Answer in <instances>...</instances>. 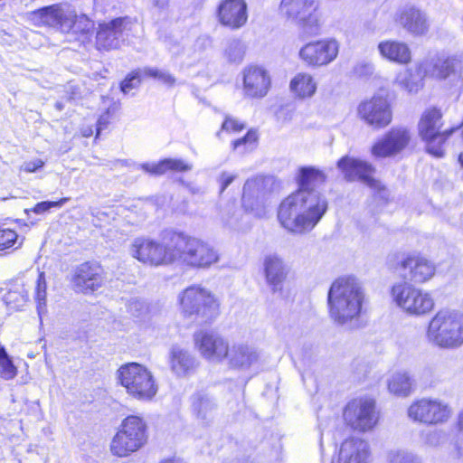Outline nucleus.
<instances>
[{
  "label": "nucleus",
  "mask_w": 463,
  "mask_h": 463,
  "mask_svg": "<svg viewBox=\"0 0 463 463\" xmlns=\"http://www.w3.org/2000/svg\"><path fill=\"white\" fill-rule=\"evenodd\" d=\"M455 456L463 461V431L458 430L454 441Z\"/></svg>",
  "instance_id": "nucleus-54"
},
{
  "label": "nucleus",
  "mask_w": 463,
  "mask_h": 463,
  "mask_svg": "<svg viewBox=\"0 0 463 463\" xmlns=\"http://www.w3.org/2000/svg\"><path fill=\"white\" fill-rule=\"evenodd\" d=\"M128 309L133 316L139 317L146 309V306L142 301L131 300L128 305Z\"/></svg>",
  "instance_id": "nucleus-53"
},
{
  "label": "nucleus",
  "mask_w": 463,
  "mask_h": 463,
  "mask_svg": "<svg viewBox=\"0 0 463 463\" xmlns=\"http://www.w3.org/2000/svg\"><path fill=\"white\" fill-rule=\"evenodd\" d=\"M461 61L457 57L439 59L432 70V75L438 79H446L455 73Z\"/></svg>",
  "instance_id": "nucleus-38"
},
{
  "label": "nucleus",
  "mask_w": 463,
  "mask_h": 463,
  "mask_svg": "<svg viewBox=\"0 0 463 463\" xmlns=\"http://www.w3.org/2000/svg\"><path fill=\"white\" fill-rule=\"evenodd\" d=\"M153 5L159 9H165L168 5V0H153Z\"/></svg>",
  "instance_id": "nucleus-57"
},
{
  "label": "nucleus",
  "mask_w": 463,
  "mask_h": 463,
  "mask_svg": "<svg viewBox=\"0 0 463 463\" xmlns=\"http://www.w3.org/2000/svg\"><path fill=\"white\" fill-rule=\"evenodd\" d=\"M337 167L348 181L359 180L371 187L376 186L373 178L374 168L366 161L345 156L338 160Z\"/></svg>",
  "instance_id": "nucleus-22"
},
{
  "label": "nucleus",
  "mask_w": 463,
  "mask_h": 463,
  "mask_svg": "<svg viewBox=\"0 0 463 463\" xmlns=\"http://www.w3.org/2000/svg\"><path fill=\"white\" fill-rule=\"evenodd\" d=\"M44 165V162L42 159H34L31 161L24 162L22 166L21 170L26 172V173H34L38 169L42 168Z\"/></svg>",
  "instance_id": "nucleus-52"
},
{
  "label": "nucleus",
  "mask_w": 463,
  "mask_h": 463,
  "mask_svg": "<svg viewBox=\"0 0 463 463\" xmlns=\"http://www.w3.org/2000/svg\"><path fill=\"white\" fill-rule=\"evenodd\" d=\"M134 23L128 17H118L99 24L96 35L98 49H118L129 37Z\"/></svg>",
  "instance_id": "nucleus-15"
},
{
  "label": "nucleus",
  "mask_w": 463,
  "mask_h": 463,
  "mask_svg": "<svg viewBox=\"0 0 463 463\" xmlns=\"http://www.w3.org/2000/svg\"><path fill=\"white\" fill-rule=\"evenodd\" d=\"M192 411L197 419L209 421L213 418L216 403L207 393L197 392L191 397Z\"/></svg>",
  "instance_id": "nucleus-34"
},
{
  "label": "nucleus",
  "mask_w": 463,
  "mask_h": 463,
  "mask_svg": "<svg viewBox=\"0 0 463 463\" xmlns=\"http://www.w3.org/2000/svg\"><path fill=\"white\" fill-rule=\"evenodd\" d=\"M458 161L463 168V152L459 154Z\"/></svg>",
  "instance_id": "nucleus-60"
},
{
  "label": "nucleus",
  "mask_w": 463,
  "mask_h": 463,
  "mask_svg": "<svg viewBox=\"0 0 463 463\" xmlns=\"http://www.w3.org/2000/svg\"><path fill=\"white\" fill-rule=\"evenodd\" d=\"M354 74L357 77L365 78L373 75L374 71V65L371 61H358L354 67Z\"/></svg>",
  "instance_id": "nucleus-47"
},
{
  "label": "nucleus",
  "mask_w": 463,
  "mask_h": 463,
  "mask_svg": "<svg viewBox=\"0 0 463 463\" xmlns=\"http://www.w3.org/2000/svg\"><path fill=\"white\" fill-rule=\"evenodd\" d=\"M146 78L143 75L142 69L132 71L126 79L122 81L120 89L125 94L128 93L131 90L136 89L139 86L141 80Z\"/></svg>",
  "instance_id": "nucleus-44"
},
{
  "label": "nucleus",
  "mask_w": 463,
  "mask_h": 463,
  "mask_svg": "<svg viewBox=\"0 0 463 463\" xmlns=\"http://www.w3.org/2000/svg\"><path fill=\"white\" fill-rule=\"evenodd\" d=\"M29 288L22 279L10 283L7 292L4 296L6 307L12 311L21 310L29 300Z\"/></svg>",
  "instance_id": "nucleus-31"
},
{
  "label": "nucleus",
  "mask_w": 463,
  "mask_h": 463,
  "mask_svg": "<svg viewBox=\"0 0 463 463\" xmlns=\"http://www.w3.org/2000/svg\"><path fill=\"white\" fill-rule=\"evenodd\" d=\"M462 125H463V121H462V124L460 126H458L457 128H460Z\"/></svg>",
  "instance_id": "nucleus-63"
},
{
  "label": "nucleus",
  "mask_w": 463,
  "mask_h": 463,
  "mask_svg": "<svg viewBox=\"0 0 463 463\" xmlns=\"http://www.w3.org/2000/svg\"><path fill=\"white\" fill-rule=\"evenodd\" d=\"M119 383L132 398L149 402L156 394L158 387L152 373L137 363H128L117 371Z\"/></svg>",
  "instance_id": "nucleus-6"
},
{
  "label": "nucleus",
  "mask_w": 463,
  "mask_h": 463,
  "mask_svg": "<svg viewBox=\"0 0 463 463\" xmlns=\"http://www.w3.org/2000/svg\"><path fill=\"white\" fill-rule=\"evenodd\" d=\"M146 439L145 421L137 416H128L111 441V452L118 457H127L143 447Z\"/></svg>",
  "instance_id": "nucleus-9"
},
{
  "label": "nucleus",
  "mask_w": 463,
  "mask_h": 463,
  "mask_svg": "<svg viewBox=\"0 0 463 463\" xmlns=\"http://www.w3.org/2000/svg\"><path fill=\"white\" fill-rule=\"evenodd\" d=\"M181 310L186 317L195 316L202 322H208L219 314V302L207 289L193 285L179 294Z\"/></svg>",
  "instance_id": "nucleus-7"
},
{
  "label": "nucleus",
  "mask_w": 463,
  "mask_h": 463,
  "mask_svg": "<svg viewBox=\"0 0 463 463\" xmlns=\"http://www.w3.org/2000/svg\"><path fill=\"white\" fill-rule=\"evenodd\" d=\"M407 416L414 422L437 426L449 421L452 416V409L440 399L424 397L411 402L407 409Z\"/></svg>",
  "instance_id": "nucleus-11"
},
{
  "label": "nucleus",
  "mask_w": 463,
  "mask_h": 463,
  "mask_svg": "<svg viewBox=\"0 0 463 463\" xmlns=\"http://www.w3.org/2000/svg\"><path fill=\"white\" fill-rule=\"evenodd\" d=\"M358 115L369 126L382 128L388 126L392 118L390 104L386 98L374 96L362 102L358 107Z\"/></svg>",
  "instance_id": "nucleus-19"
},
{
  "label": "nucleus",
  "mask_w": 463,
  "mask_h": 463,
  "mask_svg": "<svg viewBox=\"0 0 463 463\" xmlns=\"http://www.w3.org/2000/svg\"><path fill=\"white\" fill-rule=\"evenodd\" d=\"M238 177L236 173L222 171L217 177L220 193H222Z\"/></svg>",
  "instance_id": "nucleus-49"
},
{
  "label": "nucleus",
  "mask_w": 463,
  "mask_h": 463,
  "mask_svg": "<svg viewBox=\"0 0 463 463\" xmlns=\"http://www.w3.org/2000/svg\"><path fill=\"white\" fill-rule=\"evenodd\" d=\"M56 107L60 110L62 109V106H61V104L60 102L56 103Z\"/></svg>",
  "instance_id": "nucleus-61"
},
{
  "label": "nucleus",
  "mask_w": 463,
  "mask_h": 463,
  "mask_svg": "<svg viewBox=\"0 0 463 463\" xmlns=\"http://www.w3.org/2000/svg\"><path fill=\"white\" fill-rule=\"evenodd\" d=\"M447 439V433L443 430H430L425 435V442L430 447H439Z\"/></svg>",
  "instance_id": "nucleus-45"
},
{
  "label": "nucleus",
  "mask_w": 463,
  "mask_h": 463,
  "mask_svg": "<svg viewBox=\"0 0 463 463\" xmlns=\"http://www.w3.org/2000/svg\"><path fill=\"white\" fill-rule=\"evenodd\" d=\"M169 363L171 370L181 376L194 369L196 360L187 350L173 346L169 353Z\"/></svg>",
  "instance_id": "nucleus-33"
},
{
  "label": "nucleus",
  "mask_w": 463,
  "mask_h": 463,
  "mask_svg": "<svg viewBox=\"0 0 463 463\" xmlns=\"http://www.w3.org/2000/svg\"><path fill=\"white\" fill-rule=\"evenodd\" d=\"M46 288L47 284L44 277V273H40L36 282L35 288V301L37 303V310L38 314L41 317L42 314L45 311L46 306Z\"/></svg>",
  "instance_id": "nucleus-42"
},
{
  "label": "nucleus",
  "mask_w": 463,
  "mask_h": 463,
  "mask_svg": "<svg viewBox=\"0 0 463 463\" xmlns=\"http://www.w3.org/2000/svg\"><path fill=\"white\" fill-rule=\"evenodd\" d=\"M414 381L405 371L393 373L387 380L388 391L398 397H408L413 391Z\"/></svg>",
  "instance_id": "nucleus-35"
},
{
  "label": "nucleus",
  "mask_w": 463,
  "mask_h": 463,
  "mask_svg": "<svg viewBox=\"0 0 463 463\" xmlns=\"http://www.w3.org/2000/svg\"><path fill=\"white\" fill-rule=\"evenodd\" d=\"M194 345L200 354L209 362L221 363L227 356L228 342L210 330H200L194 335Z\"/></svg>",
  "instance_id": "nucleus-16"
},
{
  "label": "nucleus",
  "mask_w": 463,
  "mask_h": 463,
  "mask_svg": "<svg viewBox=\"0 0 463 463\" xmlns=\"http://www.w3.org/2000/svg\"><path fill=\"white\" fill-rule=\"evenodd\" d=\"M401 268L408 271L404 278L414 283H423L435 274L434 264L420 255H408L401 261Z\"/></svg>",
  "instance_id": "nucleus-25"
},
{
  "label": "nucleus",
  "mask_w": 463,
  "mask_h": 463,
  "mask_svg": "<svg viewBox=\"0 0 463 463\" xmlns=\"http://www.w3.org/2000/svg\"><path fill=\"white\" fill-rule=\"evenodd\" d=\"M339 46L335 40H324L308 43L298 52L299 58L311 67L327 65L338 54Z\"/></svg>",
  "instance_id": "nucleus-18"
},
{
  "label": "nucleus",
  "mask_w": 463,
  "mask_h": 463,
  "mask_svg": "<svg viewBox=\"0 0 463 463\" xmlns=\"http://www.w3.org/2000/svg\"><path fill=\"white\" fill-rule=\"evenodd\" d=\"M161 463H185L180 458H173V459H165L162 461Z\"/></svg>",
  "instance_id": "nucleus-59"
},
{
  "label": "nucleus",
  "mask_w": 463,
  "mask_h": 463,
  "mask_svg": "<svg viewBox=\"0 0 463 463\" xmlns=\"http://www.w3.org/2000/svg\"><path fill=\"white\" fill-rule=\"evenodd\" d=\"M365 299V289L357 278L340 277L327 293L329 316L337 325L350 326L360 317Z\"/></svg>",
  "instance_id": "nucleus-2"
},
{
  "label": "nucleus",
  "mask_w": 463,
  "mask_h": 463,
  "mask_svg": "<svg viewBox=\"0 0 463 463\" xmlns=\"http://www.w3.org/2000/svg\"><path fill=\"white\" fill-rule=\"evenodd\" d=\"M297 180L299 188L280 203L278 219L289 232L301 234L313 230L327 210L326 199L315 189L325 183L326 175L314 166H303Z\"/></svg>",
  "instance_id": "nucleus-1"
},
{
  "label": "nucleus",
  "mask_w": 463,
  "mask_h": 463,
  "mask_svg": "<svg viewBox=\"0 0 463 463\" xmlns=\"http://www.w3.org/2000/svg\"><path fill=\"white\" fill-rule=\"evenodd\" d=\"M246 53V45L240 39H231L223 49V57L229 63L242 62Z\"/></svg>",
  "instance_id": "nucleus-37"
},
{
  "label": "nucleus",
  "mask_w": 463,
  "mask_h": 463,
  "mask_svg": "<svg viewBox=\"0 0 463 463\" xmlns=\"http://www.w3.org/2000/svg\"><path fill=\"white\" fill-rule=\"evenodd\" d=\"M92 134V131L90 130V133H83V136L90 137Z\"/></svg>",
  "instance_id": "nucleus-62"
},
{
  "label": "nucleus",
  "mask_w": 463,
  "mask_h": 463,
  "mask_svg": "<svg viewBox=\"0 0 463 463\" xmlns=\"http://www.w3.org/2000/svg\"><path fill=\"white\" fill-rule=\"evenodd\" d=\"M109 112H106L105 114L101 115L97 122V134L96 137L100 134L102 129H105L107 126L109 125Z\"/></svg>",
  "instance_id": "nucleus-56"
},
{
  "label": "nucleus",
  "mask_w": 463,
  "mask_h": 463,
  "mask_svg": "<svg viewBox=\"0 0 463 463\" xmlns=\"http://www.w3.org/2000/svg\"><path fill=\"white\" fill-rule=\"evenodd\" d=\"M370 461L369 443L362 439L352 438L342 443L338 458L332 463H370Z\"/></svg>",
  "instance_id": "nucleus-26"
},
{
  "label": "nucleus",
  "mask_w": 463,
  "mask_h": 463,
  "mask_svg": "<svg viewBox=\"0 0 463 463\" xmlns=\"http://www.w3.org/2000/svg\"><path fill=\"white\" fill-rule=\"evenodd\" d=\"M344 420L354 430H371L378 420L374 402L367 398L352 400L345 408Z\"/></svg>",
  "instance_id": "nucleus-14"
},
{
  "label": "nucleus",
  "mask_w": 463,
  "mask_h": 463,
  "mask_svg": "<svg viewBox=\"0 0 463 463\" xmlns=\"http://www.w3.org/2000/svg\"><path fill=\"white\" fill-rule=\"evenodd\" d=\"M192 165L182 159L165 158L158 163H145L141 165V169L152 175H162L172 172H187L192 170Z\"/></svg>",
  "instance_id": "nucleus-32"
},
{
  "label": "nucleus",
  "mask_w": 463,
  "mask_h": 463,
  "mask_svg": "<svg viewBox=\"0 0 463 463\" xmlns=\"http://www.w3.org/2000/svg\"><path fill=\"white\" fill-rule=\"evenodd\" d=\"M242 90L246 97L260 99L265 97L271 86L269 72L262 67L250 65L243 69Z\"/></svg>",
  "instance_id": "nucleus-20"
},
{
  "label": "nucleus",
  "mask_w": 463,
  "mask_h": 463,
  "mask_svg": "<svg viewBox=\"0 0 463 463\" xmlns=\"http://www.w3.org/2000/svg\"><path fill=\"white\" fill-rule=\"evenodd\" d=\"M131 255L140 262L151 266L175 263V245H163L157 241L137 238L130 249Z\"/></svg>",
  "instance_id": "nucleus-13"
},
{
  "label": "nucleus",
  "mask_w": 463,
  "mask_h": 463,
  "mask_svg": "<svg viewBox=\"0 0 463 463\" xmlns=\"http://www.w3.org/2000/svg\"><path fill=\"white\" fill-rule=\"evenodd\" d=\"M1 377L5 380H11L15 377L17 373L16 367L14 366L11 358L1 360Z\"/></svg>",
  "instance_id": "nucleus-48"
},
{
  "label": "nucleus",
  "mask_w": 463,
  "mask_h": 463,
  "mask_svg": "<svg viewBox=\"0 0 463 463\" xmlns=\"http://www.w3.org/2000/svg\"><path fill=\"white\" fill-rule=\"evenodd\" d=\"M377 49L383 59L400 64H407L411 60L409 46L400 41L386 40L378 43Z\"/></svg>",
  "instance_id": "nucleus-30"
},
{
  "label": "nucleus",
  "mask_w": 463,
  "mask_h": 463,
  "mask_svg": "<svg viewBox=\"0 0 463 463\" xmlns=\"http://www.w3.org/2000/svg\"><path fill=\"white\" fill-rule=\"evenodd\" d=\"M241 216V211L237 209L234 204H229L222 210V222L223 225L231 229H240V220Z\"/></svg>",
  "instance_id": "nucleus-40"
},
{
  "label": "nucleus",
  "mask_w": 463,
  "mask_h": 463,
  "mask_svg": "<svg viewBox=\"0 0 463 463\" xmlns=\"http://www.w3.org/2000/svg\"><path fill=\"white\" fill-rule=\"evenodd\" d=\"M230 367L246 371L258 364L260 353L257 347L248 344H234L229 346L227 356Z\"/></svg>",
  "instance_id": "nucleus-24"
},
{
  "label": "nucleus",
  "mask_w": 463,
  "mask_h": 463,
  "mask_svg": "<svg viewBox=\"0 0 463 463\" xmlns=\"http://www.w3.org/2000/svg\"><path fill=\"white\" fill-rule=\"evenodd\" d=\"M71 281L75 290L78 292L88 293L95 291L104 282L102 269L98 264L84 262L75 269Z\"/></svg>",
  "instance_id": "nucleus-21"
},
{
  "label": "nucleus",
  "mask_w": 463,
  "mask_h": 463,
  "mask_svg": "<svg viewBox=\"0 0 463 463\" xmlns=\"http://www.w3.org/2000/svg\"><path fill=\"white\" fill-rule=\"evenodd\" d=\"M388 463H423L416 453L407 449H392L387 454Z\"/></svg>",
  "instance_id": "nucleus-39"
},
{
  "label": "nucleus",
  "mask_w": 463,
  "mask_h": 463,
  "mask_svg": "<svg viewBox=\"0 0 463 463\" xmlns=\"http://www.w3.org/2000/svg\"><path fill=\"white\" fill-rule=\"evenodd\" d=\"M170 241L175 245V263L194 269H207L219 261L217 250L201 239L174 233Z\"/></svg>",
  "instance_id": "nucleus-4"
},
{
  "label": "nucleus",
  "mask_w": 463,
  "mask_h": 463,
  "mask_svg": "<svg viewBox=\"0 0 463 463\" xmlns=\"http://www.w3.org/2000/svg\"><path fill=\"white\" fill-rule=\"evenodd\" d=\"M290 90L300 99L310 98L317 90V82L310 74L300 72L291 80Z\"/></svg>",
  "instance_id": "nucleus-36"
},
{
  "label": "nucleus",
  "mask_w": 463,
  "mask_h": 463,
  "mask_svg": "<svg viewBox=\"0 0 463 463\" xmlns=\"http://www.w3.org/2000/svg\"><path fill=\"white\" fill-rule=\"evenodd\" d=\"M69 198H61L57 202H41L38 203L34 208L33 212L37 214L43 213L49 211L52 207H61L66 202H68Z\"/></svg>",
  "instance_id": "nucleus-50"
},
{
  "label": "nucleus",
  "mask_w": 463,
  "mask_h": 463,
  "mask_svg": "<svg viewBox=\"0 0 463 463\" xmlns=\"http://www.w3.org/2000/svg\"><path fill=\"white\" fill-rule=\"evenodd\" d=\"M143 75L146 78H153L167 87H173L176 83V79L168 71L157 68L145 67L142 69Z\"/></svg>",
  "instance_id": "nucleus-41"
},
{
  "label": "nucleus",
  "mask_w": 463,
  "mask_h": 463,
  "mask_svg": "<svg viewBox=\"0 0 463 463\" xmlns=\"http://www.w3.org/2000/svg\"><path fill=\"white\" fill-rule=\"evenodd\" d=\"M17 241V234L10 229L0 230V250L13 247Z\"/></svg>",
  "instance_id": "nucleus-46"
},
{
  "label": "nucleus",
  "mask_w": 463,
  "mask_h": 463,
  "mask_svg": "<svg viewBox=\"0 0 463 463\" xmlns=\"http://www.w3.org/2000/svg\"><path fill=\"white\" fill-rule=\"evenodd\" d=\"M427 338L430 343L445 349L463 345V314L440 310L430 321Z\"/></svg>",
  "instance_id": "nucleus-5"
},
{
  "label": "nucleus",
  "mask_w": 463,
  "mask_h": 463,
  "mask_svg": "<svg viewBox=\"0 0 463 463\" xmlns=\"http://www.w3.org/2000/svg\"><path fill=\"white\" fill-rule=\"evenodd\" d=\"M271 183V178L263 177H257L246 181L242 194V204L246 210L251 212L256 211V214L260 215L258 212V206L264 204L267 194L266 188Z\"/></svg>",
  "instance_id": "nucleus-28"
},
{
  "label": "nucleus",
  "mask_w": 463,
  "mask_h": 463,
  "mask_svg": "<svg viewBox=\"0 0 463 463\" xmlns=\"http://www.w3.org/2000/svg\"><path fill=\"white\" fill-rule=\"evenodd\" d=\"M218 19L232 30L241 28L248 20L246 3L244 0H223L218 7Z\"/></svg>",
  "instance_id": "nucleus-23"
},
{
  "label": "nucleus",
  "mask_w": 463,
  "mask_h": 463,
  "mask_svg": "<svg viewBox=\"0 0 463 463\" xmlns=\"http://www.w3.org/2000/svg\"><path fill=\"white\" fill-rule=\"evenodd\" d=\"M30 19L35 25L57 27L63 33L87 34L92 31L94 23L86 14H77L76 10L68 3L52 5L35 10L30 14Z\"/></svg>",
  "instance_id": "nucleus-3"
},
{
  "label": "nucleus",
  "mask_w": 463,
  "mask_h": 463,
  "mask_svg": "<svg viewBox=\"0 0 463 463\" xmlns=\"http://www.w3.org/2000/svg\"><path fill=\"white\" fill-rule=\"evenodd\" d=\"M391 294L396 305L411 315H424L434 307V301L429 293L406 282L393 285Z\"/></svg>",
  "instance_id": "nucleus-12"
},
{
  "label": "nucleus",
  "mask_w": 463,
  "mask_h": 463,
  "mask_svg": "<svg viewBox=\"0 0 463 463\" xmlns=\"http://www.w3.org/2000/svg\"><path fill=\"white\" fill-rule=\"evenodd\" d=\"M257 142V133L250 130L247 134L239 139L232 142L233 150L240 154H244L247 151L252 150Z\"/></svg>",
  "instance_id": "nucleus-43"
},
{
  "label": "nucleus",
  "mask_w": 463,
  "mask_h": 463,
  "mask_svg": "<svg viewBox=\"0 0 463 463\" xmlns=\"http://www.w3.org/2000/svg\"><path fill=\"white\" fill-rule=\"evenodd\" d=\"M245 128V125L235 118L227 117L222 125V129L228 132H239Z\"/></svg>",
  "instance_id": "nucleus-51"
},
{
  "label": "nucleus",
  "mask_w": 463,
  "mask_h": 463,
  "mask_svg": "<svg viewBox=\"0 0 463 463\" xmlns=\"http://www.w3.org/2000/svg\"><path fill=\"white\" fill-rule=\"evenodd\" d=\"M319 6L318 0H281L279 12L282 17L297 23L309 34L317 35L320 26Z\"/></svg>",
  "instance_id": "nucleus-10"
},
{
  "label": "nucleus",
  "mask_w": 463,
  "mask_h": 463,
  "mask_svg": "<svg viewBox=\"0 0 463 463\" xmlns=\"http://www.w3.org/2000/svg\"><path fill=\"white\" fill-rule=\"evenodd\" d=\"M441 112L437 109L426 110L418 125L419 135L426 144V150L436 157L445 155L444 144L456 128L441 130Z\"/></svg>",
  "instance_id": "nucleus-8"
},
{
  "label": "nucleus",
  "mask_w": 463,
  "mask_h": 463,
  "mask_svg": "<svg viewBox=\"0 0 463 463\" xmlns=\"http://www.w3.org/2000/svg\"><path fill=\"white\" fill-rule=\"evenodd\" d=\"M458 430L463 431V410L458 414Z\"/></svg>",
  "instance_id": "nucleus-58"
},
{
  "label": "nucleus",
  "mask_w": 463,
  "mask_h": 463,
  "mask_svg": "<svg viewBox=\"0 0 463 463\" xmlns=\"http://www.w3.org/2000/svg\"><path fill=\"white\" fill-rule=\"evenodd\" d=\"M408 75L409 72L407 71H404L403 73H400L396 79L397 82L410 92L417 90V89L414 88L413 84L407 80Z\"/></svg>",
  "instance_id": "nucleus-55"
},
{
  "label": "nucleus",
  "mask_w": 463,
  "mask_h": 463,
  "mask_svg": "<svg viewBox=\"0 0 463 463\" xmlns=\"http://www.w3.org/2000/svg\"><path fill=\"white\" fill-rule=\"evenodd\" d=\"M411 140V130L405 127H393L372 147L376 157H389L403 151Z\"/></svg>",
  "instance_id": "nucleus-17"
},
{
  "label": "nucleus",
  "mask_w": 463,
  "mask_h": 463,
  "mask_svg": "<svg viewBox=\"0 0 463 463\" xmlns=\"http://www.w3.org/2000/svg\"><path fill=\"white\" fill-rule=\"evenodd\" d=\"M396 22L406 32L415 36L427 33L430 28L426 14L411 5L404 6L397 13Z\"/></svg>",
  "instance_id": "nucleus-27"
},
{
  "label": "nucleus",
  "mask_w": 463,
  "mask_h": 463,
  "mask_svg": "<svg viewBox=\"0 0 463 463\" xmlns=\"http://www.w3.org/2000/svg\"><path fill=\"white\" fill-rule=\"evenodd\" d=\"M263 267L266 282L271 291L281 292L288 276V269L283 260L275 254L268 255L264 259Z\"/></svg>",
  "instance_id": "nucleus-29"
}]
</instances>
